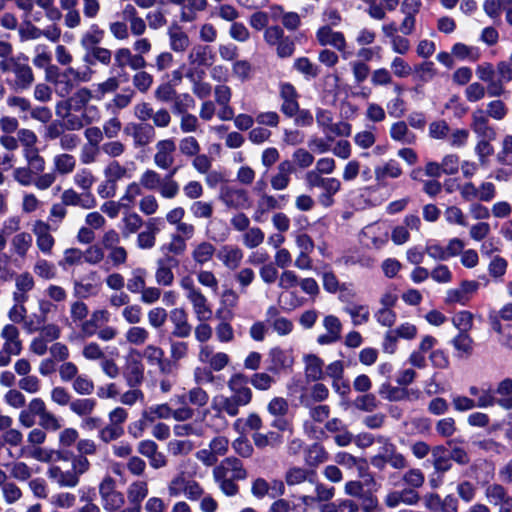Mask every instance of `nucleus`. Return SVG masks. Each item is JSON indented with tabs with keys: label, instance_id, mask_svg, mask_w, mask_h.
Segmentation results:
<instances>
[{
	"label": "nucleus",
	"instance_id": "f257e3e1",
	"mask_svg": "<svg viewBox=\"0 0 512 512\" xmlns=\"http://www.w3.org/2000/svg\"><path fill=\"white\" fill-rule=\"evenodd\" d=\"M249 383L258 391H267L276 383V380L265 372L254 373L250 378L240 372L232 374L227 381L229 394L216 395L211 402V408L215 412L211 418V426L215 430L226 429L228 427L226 416L237 417L241 408L252 402L253 391Z\"/></svg>",
	"mask_w": 512,
	"mask_h": 512
},
{
	"label": "nucleus",
	"instance_id": "f03ea898",
	"mask_svg": "<svg viewBox=\"0 0 512 512\" xmlns=\"http://www.w3.org/2000/svg\"><path fill=\"white\" fill-rule=\"evenodd\" d=\"M212 476L220 491L228 497H233L239 492L236 482L246 479L248 473L242 461L231 456L224 458L213 468Z\"/></svg>",
	"mask_w": 512,
	"mask_h": 512
},
{
	"label": "nucleus",
	"instance_id": "7ed1b4c3",
	"mask_svg": "<svg viewBox=\"0 0 512 512\" xmlns=\"http://www.w3.org/2000/svg\"><path fill=\"white\" fill-rule=\"evenodd\" d=\"M30 331H37L38 336L35 337L30 344V351L38 356H42L47 352L48 343L56 340L60 336V328L54 323L46 322H25Z\"/></svg>",
	"mask_w": 512,
	"mask_h": 512
},
{
	"label": "nucleus",
	"instance_id": "20e7f679",
	"mask_svg": "<svg viewBox=\"0 0 512 512\" xmlns=\"http://www.w3.org/2000/svg\"><path fill=\"white\" fill-rule=\"evenodd\" d=\"M98 492L103 508L108 512L121 509L125 503L124 494L117 490L116 480L106 475L98 485Z\"/></svg>",
	"mask_w": 512,
	"mask_h": 512
},
{
	"label": "nucleus",
	"instance_id": "39448f33",
	"mask_svg": "<svg viewBox=\"0 0 512 512\" xmlns=\"http://www.w3.org/2000/svg\"><path fill=\"white\" fill-rule=\"evenodd\" d=\"M455 327L458 330V334L455 335L451 341L456 350L455 356L458 359L466 360L470 358L474 352V341L469 335V330L472 325L471 322H455Z\"/></svg>",
	"mask_w": 512,
	"mask_h": 512
},
{
	"label": "nucleus",
	"instance_id": "423d86ee",
	"mask_svg": "<svg viewBox=\"0 0 512 512\" xmlns=\"http://www.w3.org/2000/svg\"><path fill=\"white\" fill-rule=\"evenodd\" d=\"M416 333V327L409 322L401 324L396 329H390L389 331H387L383 342L384 351L389 354L394 353L396 342L399 338L412 339L416 335Z\"/></svg>",
	"mask_w": 512,
	"mask_h": 512
},
{
	"label": "nucleus",
	"instance_id": "0eeeda50",
	"mask_svg": "<svg viewBox=\"0 0 512 512\" xmlns=\"http://www.w3.org/2000/svg\"><path fill=\"white\" fill-rule=\"evenodd\" d=\"M378 442L382 443L380 448L388 465L395 470H403L409 466L407 458L398 451L395 444L385 437H379Z\"/></svg>",
	"mask_w": 512,
	"mask_h": 512
},
{
	"label": "nucleus",
	"instance_id": "6e6552de",
	"mask_svg": "<svg viewBox=\"0 0 512 512\" xmlns=\"http://www.w3.org/2000/svg\"><path fill=\"white\" fill-rule=\"evenodd\" d=\"M220 199L229 208H249L251 205L248 192L244 189L224 186L221 188Z\"/></svg>",
	"mask_w": 512,
	"mask_h": 512
},
{
	"label": "nucleus",
	"instance_id": "1a4fd4ad",
	"mask_svg": "<svg viewBox=\"0 0 512 512\" xmlns=\"http://www.w3.org/2000/svg\"><path fill=\"white\" fill-rule=\"evenodd\" d=\"M420 501V496L412 488H404L402 490H393L387 493L384 498V504L388 508H395L400 504L416 505Z\"/></svg>",
	"mask_w": 512,
	"mask_h": 512
},
{
	"label": "nucleus",
	"instance_id": "9d476101",
	"mask_svg": "<svg viewBox=\"0 0 512 512\" xmlns=\"http://www.w3.org/2000/svg\"><path fill=\"white\" fill-rule=\"evenodd\" d=\"M123 377L130 388L139 387L143 383L144 366L138 358H128L123 370Z\"/></svg>",
	"mask_w": 512,
	"mask_h": 512
},
{
	"label": "nucleus",
	"instance_id": "9b49d317",
	"mask_svg": "<svg viewBox=\"0 0 512 512\" xmlns=\"http://www.w3.org/2000/svg\"><path fill=\"white\" fill-rule=\"evenodd\" d=\"M238 300L239 296L234 290H225L221 297L220 307L216 311V320H232L234 317L233 309L236 307Z\"/></svg>",
	"mask_w": 512,
	"mask_h": 512
},
{
	"label": "nucleus",
	"instance_id": "f8f14e48",
	"mask_svg": "<svg viewBox=\"0 0 512 512\" xmlns=\"http://www.w3.org/2000/svg\"><path fill=\"white\" fill-rule=\"evenodd\" d=\"M472 130L480 137L494 140L496 137L495 130L488 125V119L482 109H477L472 114Z\"/></svg>",
	"mask_w": 512,
	"mask_h": 512
},
{
	"label": "nucleus",
	"instance_id": "ddd939ff",
	"mask_svg": "<svg viewBox=\"0 0 512 512\" xmlns=\"http://www.w3.org/2000/svg\"><path fill=\"white\" fill-rule=\"evenodd\" d=\"M49 479L57 483L60 487L73 488L78 485L79 479L76 472L70 470H62L59 466H52L47 471Z\"/></svg>",
	"mask_w": 512,
	"mask_h": 512
},
{
	"label": "nucleus",
	"instance_id": "4468645a",
	"mask_svg": "<svg viewBox=\"0 0 512 512\" xmlns=\"http://www.w3.org/2000/svg\"><path fill=\"white\" fill-rule=\"evenodd\" d=\"M305 364V377L307 381H319L324 378L323 366L324 362L315 354H307L303 357Z\"/></svg>",
	"mask_w": 512,
	"mask_h": 512
},
{
	"label": "nucleus",
	"instance_id": "2eb2a0df",
	"mask_svg": "<svg viewBox=\"0 0 512 512\" xmlns=\"http://www.w3.org/2000/svg\"><path fill=\"white\" fill-rule=\"evenodd\" d=\"M116 65L120 68H124L127 64L133 70H139L144 68L147 63L141 54L132 55L128 48H120L115 54Z\"/></svg>",
	"mask_w": 512,
	"mask_h": 512
},
{
	"label": "nucleus",
	"instance_id": "dca6fc26",
	"mask_svg": "<svg viewBox=\"0 0 512 512\" xmlns=\"http://www.w3.org/2000/svg\"><path fill=\"white\" fill-rule=\"evenodd\" d=\"M217 258L223 262V264L231 269L235 270L239 267L243 258L242 250L237 246L224 245L217 252Z\"/></svg>",
	"mask_w": 512,
	"mask_h": 512
},
{
	"label": "nucleus",
	"instance_id": "f3484780",
	"mask_svg": "<svg viewBox=\"0 0 512 512\" xmlns=\"http://www.w3.org/2000/svg\"><path fill=\"white\" fill-rule=\"evenodd\" d=\"M316 473L313 470H309L303 467L293 466L286 470L284 479L288 486L300 485L306 481L314 483L313 478Z\"/></svg>",
	"mask_w": 512,
	"mask_h": 512
},
{
	"label": "nucleus",
	"instance_id": "a211bd4d",
	"mask_svg": "<svg viewBox=\"0 0 512 512\" xmlns=\"http://www.w3.org/2000/svg\"><path fill=\"white\" fill-rule=\"evenodd\" d=\"M379 394L390 401L418 399L420 396L419 391L391 387L389 384H383Z\"/></svg>",
	"mask_w": 512,
	"mask_h": 512
},
{
	"label": "nucleus",
	"instance_id": "6ab92c4d",
	"mask_svg": "<svg viewBox=\"0 0 512 512\" xmlns=\"http://www.w3.org/2000/svg\"><path fill=\"white\" fill-rule=\"evenodd\" d=\"M9 61L13 65V72L17 78V85L19 88L28 89L34 81V74L28 64H20L15 58L10 57Z\"/></svg>",
	"mask_w": 512,
	"mask_h": 512
},
{
	"label": "nucleus",
	"instance_id": "aec40b11",
	"mask_svg": "<svg viewBox=\"0 0 512 512\" xmlns=\"http://www.w3.org/2000/svg\"><path fill=\"white\" fill-rule=\"evenodd\" d=\"M149 486L145 480H136L127 488V499L129 505L141 506L142 501L148 496Z\"/></svg>",
	"mask_w": 512,
	"mask_h": 512
},
{
	"label": "nucleus",
	"instance_id": "412c9836",
	"mask_svg": "<svg viewBox=\"0 0 512 512\" xmlns=\"http://www.w3.org/2000/svg\"><path fill=\"white\" fill-rule=\"evenodd\" d=\"M188 60L191 64L211 66L215 60V55L208 45H197L190 52Z\"/></svg>",
	"mask_w": 512,
	"mask_h": 512
},
{
	"label": "nucleus",
	"instance_id": "4be33fe9",
	"mask_svg": "<svg viewBox=\"0 0 512 512\" xmlns=\"http://www.w3.org/2000/svg\"><path fill=\"white\" fill-rule=\"evenodd\" d=\"M132 136L135 146H146L154 139L155 129L151 124L139 123L138 125L133 126Z\"/></svg>",
	"mask_w": 512,
	"mask_h": 512
},
{
	"label": "nucleus",
	"instance_id": "5701e85b",
	"mask_svg": "<svg viewBox=\"0 0 512 512\" xmlns=\"http://www.w3.org/2000/svg\"><path fill=\"white\" fill-rule=\"evenodd\" d=\"M329 397V389L322 383H316L309 388L307 395L300 396V403L310 407L313 402H323Z\"/></svg>",
	"mask_w": 512,
	"mask_h": 512
},
{
	"label": "nucleus",
	"instance_id": "b1692460",
	"mask_svg": "<svg viewBox=\"0 0 512 512\" xmlns=\"http://www.w3.org/2000/svg\"><path fill=\"white\" fill-rule=\"evenodd\" d=\"M18 336V329L14 325L8 324L2 330V337L5 339L4 346L13 355L20 354L22 350V344Z\"/></svg>",
	"mask_w": 512,
	"mask_h": 512
},
{
	"label": "nucleus",
	"instance_id": "393cba45",
	"mask_svg": "<svg viewBox=\"0 0 512 512\" xmlns=\"http://www.w3.org/2000/svg\"><path fill=\"white\" fill-rule=\"evenodd\" d=\"M495 394L499 395L498 398V405L506 410L512 409V379L511 378H505L501 380L496 390L494 391Z\"/></svg>",
	"mask_w": 512,
	"mask_h": 512
},
{
	"label": "nucleus",
	"instance_id": "a878e982",
	"mask_svg": "<svg viewBox=\"0 0 512 512\" xmlns=\"http://www.w3.org/2000/svg\"><path fill=\"white\" fill-rule=\"evenodd\" d=\"M97 406L94 398H74L70 403L69 409L80 418L91 415Z\"/></svg>",
	"mask_w": 512,
	"mask_h": 512
},
{
	"label": "nucleus",
	"instance_id": "bb28decb",
	"mask_svg": "<svg viewBox=\"0 0 512 512\" xmlns=\"http://www.w3.org/2000/svg\"><path fill=\"white\" fill-rule=\"evenodd\" d=\"M181 287L188 291V298L192 301L194 306L198 308V313L201 308L205 307L206 298L199 289L195 288L194 281L190 276H185L181 279Z\"/></svg>",
	"mask_w": 512,
	"mask_h": 512
},
{
	"label": "nucleus",
	"instance_id": "cd10ccee",
	"mask_svg": "<svg viewBox=\"0 0 512 512\" xmlns=\"http://www.w3.org/2000/svg\"><path fill=\"white\" fill-rule=\"evenodd\" d=\"M253 442L257 448L263 449L265 447H278L283 443V437L276 431H269L267 433H255L252 436Z\"/></svg>",
	"mask_w": 512,
	"mask_h": 512
},
{
	"label": "nucleus",
	"instance_id": "c85d7f7f",
	"mask_svg": "<svg viewBox=\"0 0 512 512\" xmlns=\"http://www.w3.org/2000/svg\"><path fill=\"white\" fill-rule=\"evenodd\" d=\"M397 299V295L391 292H386L382 295L380 300L382 308L375 314L377 320H394L396 318V314L391 308L396 304Z\"/></svg>",
	"mask_w": 512,
	"mask_h": 512
},
{
	"label": "nucleus",
	"instance_id": "c756f323",
	"mask_svg": "<svg viewBox=\"0 0 512 512\" xmlns=\"http://www.w3.org/2000/svg\"><path fill=\"white\" fill-rule=\"evenodd\" d=\"M508 491L501 483H491L485 487L484 495L487 502L493 506H500Z\"/></svg>",
	"mask_w": 512,
	"mask_h": 512
},
{
	"label": "nucleus",
	"instance_id": "7c9ffc66",
	"mask_svg": "<svg viewBox=\"0 0 512 512\" xmlns=\"http://www.w3.org/2000/svg\"><path fill=\"white\" fill-rule=\"evenodd\" d=\"M377 182H382L386 177L398 178L402 174L399 163L391 159L384 166H377L374 170Z\"/></svg>",
	"mask_w": 512,
	"mask_h": 512
},
{
	"label": "nucleus",
	"instance_id": "2f4dec72",
	"mask_svg": "<svg viewBox=\"0 0 512 512\" xmlns=\"http://www.w3.org/2000/svg\"><path fill=\"white\" fill-rule=\"evenodd\" d=\"M491 329L498 335L499 343L512 349V322H492Z\"/></svg>",
	"mask_w": 512,
	"mask_h": 512
},
{
	"label": "nucleus",
	"instance_id": "473e14b6",
	"mask_svg": "<svg viewBox=\"0 0 512 512\" xmlns=\"http://www.w3.org/2000/svg\"><path fill=\"white\" fill-rule=\"evenodd\" d=\"M294 68L307 79L316 78L320 74L319 66L313 64L308 57H299L294 61Z\"/></svg>",
	"mask_w": 512,
	"mask_h": 512
},
{
	"label": "nucleus",
	"instance_id": "72a5a7b5",
	"mask_svg": "<svg viewBox=\"0 0 512 512\" xmlns=\"http://www.w3.org/2000/svg\"><path fill=\"white\" fill-rule=\"evenodd\" d=\"M103 36L104 31L97 24H92L90 30L81 38V45L86 50H90L102 41Z\"/></svg>",
	"mask_w": 512,
	"mask_h": 512
},
{
	"label": "nucleus",
	"instance_id": "f704fd0d",
	"mask_svg": "<svg viewBox=\"0 0 512 512\" xmlns=\"http://www.w3.org/2000/svg\"><path fill=\"white\" fill-rule=\"evenodd\" d=\"M215 251L216 249L211 243L204 241L195 247L192 257L195 262L202 265L213 257Z\"/></svg>",
	"mask_w": 512,
	"mask_h": 512
},
{
	"label": "nucleus",
	"instance_id": "c9c22d12",
	"mask_svg": "<svg viewBox=\"0 0 512 512\" xmlns=\"http://www.w3.org/2000/svg\"><path fill=\"white\" fill-rule=\"evenodd\" d=\"M327 330L325 334H321L317 338V342L326 345L337 341L340 338L341 324L340 322H324Z\"/></svg>",
	"mask_w": 512,
	"mask_h": 512
},
{
	"label": "nucleus",
	"instance_id": "e433bc0d",
	"mask_svg": "<svg viewBox=\"0 0 512 512\" xmlns=\"http://www.w3.org/2000/svg\"><path fill=\"white\" fill-rule=\"evenodd\" d=\"M72 388L79 395H91L94 392L95 385L92 379L85 374H79L72 381Z\"/></svg>",
	"mask_w": 512,
	"mask_h": 512
},
{
	"label": "nucleus",
	"instance_id": "4c0bfd02",
	"mask_svg": "<svg viewBox=\"0 0 512 512\" xmlns=\"http://www.w3.org/2000/svg\"><path fill=\"white\" fill-rule=\"evenodd\" d=\"M93 97V94L90 89L86 87H82L78 89L71 97L68 99L71 100V105L73 110L78 112L84 109L87 106L90 99Z\"/></svg>",
	"mask_w": 512,
	"mask_h": 512
},
{
	"label": "nucleus",
	"instance_id": "58836bf2",
	"mask_svg": "<svg viewBox=\"0 0 512 512\" xmlns=\"http://www.w3.org/2000/svg\"><path fill=\"white\" fill-rule=\"evenodd\" d=\"M187 478L188 476L184 472L176 474L167 485L168 495L175 498L184 494Z\"/></svg>",
	"mask_w": 512,
	"mask_h": 512
},
{
	"label": "nucleus",
	"instance_id": "ea45409f",
	"mask_svg": "<svg viewBox=\"0 0 512 512\" xmlns=\"http://www.w3.org/2000/svg\"><path fill=\"white\" fill-rule=\"evenodd\" d=\"M76 496L70 492H60L51 496L50 504L55 508L70 509L75 506Z\"/></svg>",
	"mask_w": 512,
	"mask_h": 512
},
{
	"label": "nucleus",
	"instance_id": "a19ab883",
	"mask_svg": "<svg viewBox=\"0 0 512 512\" xmlns=\"http://www.w3.org/2000/svg\"><path fill=\"white\" fill-rule=\"evenodd\" d=\"M268 413L273 416H286L289 412V402L283 397H274L267 404Z\"/></svg>",
	"mask_w": 512,
	"mask_h": 512
},
{
	"label": "nucleus",
	"instance_id": "79ce46f5",
	"mask_svg": "<svg viewBox=\"0 0 512 512\" xmlns=\"http://www.w3.org/2000/svg\"><path fill=\"white\" fill-rule=\"evenodd\" d=\"M24 156L30 166L29 168L32 169L33 173H41L44 171L45 160L41 155H39L38 148L25 149Z\"/></svg>",
	"mask_w": 512,
	"mask_h": 512
},
{
	"label": "nucleus",
	"instance_id": "37998d69",
	"mask_svg": "<svg viewBox=\"0 0 512 512\" xmlns=\"http://www.w3.org/2000/svg\"><path fill=\"white\" fill-rule=\"evenodd\" d=\"M175 27L180 30L181 28L177 25ZM170 36V47L175 52H183L189 45V37L183 31L172 32L169 31Z\"/></svg>",
	"mask_w": 512,
	"mask_h": 512
},
{
	"label": "nucleus",
	"instance_id": "c03bdc74",
	"mask_svg": "<svg viewBox=\"0 0 512 512\" xmlns=\"http://www.w3.org/2000/svg\"><path fill=\"white\" fill-rule=\"evenodd\" d=\"M186 398L189 404L196 407H204L209 402V394L199 386L190 389L186 394Z\"/></svg>",
	"mask_w": 512,
	"mask_h": 512
},
{
	"label": "nucleus",
	"instance_id": "a18cd8bd",
	"mask_svg": "<svg viewBox=\"0 0 512 512\" xmlns=\"http://www.w3.org/2000/svg\"><path fill=\"white\" fill-rule=\"evenodd\" d=\"M126 172V168L120 165V163L116 160L109 163V165L104 170L107 182L113 185H115L118 180L123 178L126 175Z\"/></svg>",
	"mask_w": 512,
	"mask_h": 512
},
{
	"label": "nucleus",
	"instance_id": "49530a36",
	"mask_svg": "<svg viewBox=\"0 0 512 512\" xmlns=\"http://www.w3.org/2000/svg\"><path fill=\"white\" fill-rule=\"evenodd\" d=\"M167 449L173 456L188 455L193 450V443L189 440H171Z\"/></svg>",
	"mask_w": 512,
	"mask_h": 512
},
{
	"label": "nucleus",
	"instance_id": "de8ad7c7",
	"mask_svg": "<svg viewBox=\"0 0 512 512\" xmlns=\"http://www.w3.org/2000/svg\"><path fill=\"white\" fill-rule=\"evenodd\" d=\"M178 169L179 167L172 168L171 171L166 176V179H168V181L163 183L160 189L162 197L171 199L177 195L179 191L178 183L174 180H170V178H172L176 174Z\"/></svg>",
	"mask_w": 512,
	"mask_h": 512
},
{
	"label": "nucleus",
	"instance_id": "09e8293b",
	"mask_svg": "<svg viewBox=\"0 0 512 512\" xmlns=\"http://www.w3.org/2000/svg\"><path fill=\"white\" fill-rule=\"evenodd\" d=\"M456 492L460 499L466 503H470L476 496L477 488L472 482L464 480L457 484Z\"/></svg>",
	"mask_w": 512,
	"mask_h": 512
},
{
	"label": "nucleus",
	"instance_id": "8fccbe9b",
	"mask_svg": "<svg viewBox=\"0 0 512 512\" xmlns=\"http://www.w3.org/2000/svg\"><path fill=\"white\" fill-rule=\"evenodd\" d=\"M124 435L123 427H116L112 424H107L105 427H101L99 430V438L104 443H110L114 440L119 439Z\"/></svg>",
	"mask_w": 512,
	"mask_h": 512
},
{
	"label": "nucleus",
	"instance_id": "3c124183",
	"mask_svg": "<svg viewBox=\"0 0 512 512\" xmlns=\"http://www.w3.org/2000/svg\"><path fill=\"white\" fill-rule=\"evenodd\" d=\"M402 480L409 488H420L425 482V476L420 469L412 468L404 473Z\"/></svg>",
	"mask_w": 512,
	"mask_h": 512
},
{
	"label": "nucleus",
	"instance_id": "603ef678",
	"mask_svg": "<svg viewBox=\"0 0 512 512\" xmlns=\"http://www.w3.org/2000/svg\"><path fill=\"white\" fill-rule=\"evenodd\" d=\"M51 401L59 406H70L73 400L71 393L62 386H56L50 393Z\"/></svg>",
	"mask_w": 512,
	"mask_h": 512
},
{
	"label": "nucleus",
	"instance_id": "864d4df0",
	"mask_svg": "<svg viewBox=\"0 0 512 512\" xmlns=\"http://www.w3.org/2000/svg\"><path fill=\"white\" fill-rule=\"evenodd\" d=\"M56 170L60 174H68L75 168V158L70 154L57 155L54 159Z\"/></svg>",
	"mask_w": 512,
	"mask_h": 512
},
{
	"label": "nucleus",
	"instance_id": "5fc2aeb1",
	"mask_svg": "<svg viewBox=\"0 0 512 512\" xmlns=\"http://www.w3.org/2000/svg\"><path fill=\"white\" fill-rule=\"evenodd\" d=\"M32 474V469L24 462H14L10 466V475L16 480L26 481Z\"/></svg>",
	"mask_w": 512,
	"mask_h": 512
},
{
	"label": "nucleus",
	"instance_id": "6e6d98bb",
	"mask_svg": "<svg viewBox=\"0 0 512 512\" xmlns=\"http://www.w3.org/2000/svg\"><path fill=\"white\" fill-rule=\"evenodd\" d=\"M183 495L188 500L197 501L204 495V489L199 482L188 477Z\"/></svg>",
	"mask_w": 512,
	"mask_h": 512
},
{
	"label": "nucleus",
	"instance_id": "4d7b16f0",
	"mask_svg": "<svg viewBox=\"0 0 512 512\" xmlns=\"http://www.w3.org/2000/svg\"><path fill=\"white\" fill-rule=\"evenodd\" d=\"M12 243L16 253L24 256L32 244V237L29 233L22 232L14 236Z\"/></svg>",
	"mask_w": 512,
	"mask_h": 512
},
{
	"label": "nucleus",
	"instance_id": "13d9d810",
	"mask_svg": "<svg viewBox=\"0 0 512 512\" xmlns=\"http://www.w3.org/2000/svg\"><path fill=\"white\" fill-rule=\"evenodd\" d=\"M62 382H72L78 375L79 369L73 362L64 361L58 368Z\"/></svg>",
	"mask_w": 512,
	"mask_h": 512
},
{
	"label": "nucleus",
	"instance_id": "bf43d9fd",
	"mask_svg": "<svg viewBox=\"0 0 512 512\" xmlns=\"http://www.w3.org/2000/svg\"><path fill=\"white\" fill-rule=\"evenodd\" d=\"M508 262L501 256H495L489 263L488 271L493 278H501L505 275Z\"/></svg>",
	"mask_w": 512,
	"mask_h": 512
},
{
	"label": "nucleus",
	"instance_id": "052dcab7",
	"mask_svg": "<svg viewBox=\"0 0 512 512\" xmlns=\"http://www.w3.org/2000/svg\"><path fill=\"white\" fill-rule=\"evenodd\" d=\"M176 95L177 92L173 84L167 82L160 84L154 92L155 98L161 102H170Z\"/></svg>",
	"mask_w": 512,
	"mask_h": 512
},
{
	"label": "nucleus",
	"instance_id": "680f3d73",
	"mask_svg": "<svg viewBox=\"0 0 512 512\" xmlns=\"http://www.w3.org/2000/svg\"><path fill=\"white\" fill-rule=\"evenodd\" d=\"M194 99L188 93H184L180 96H175L174 104H173V112L175 114H184L187 113L189 107L194 105Z\"/></svg>",
	"mask_w": 512,
	"mask_h": 512
},
{
	"label": "nucleus",
	"instance_id": "e2e57ef3",
	"mask_svg": "<svg viewBox=\"0 0 512 512\" xmlns=\"http://www.w3.org/2000/svg\"><path fill=\"white\" fill-rule=\"evenodd\" d=\"M208 448H210L217 457H222L226 455L229 450V440L225 436H216L209 442Z\"/></svg>",
	"mask_w": 512,
	"mask_h": 512
},
{
	"label": "nucleus",
	"instance_id": "0e129e2a",
	"mask_svg": "<svg viewBox=\"0 0 512 512\" xmlns=\"http://www.w3.org/2000/svg\"><path fill=\"white\" fill-rule=\"evenodd\" d=\"M2 495L8 504H13L22 497V491L15 483L7 482L2 487Z\"/></svg>",
	"mask_w": 512,
	"mask_h": 512
},
{
	"label": "nucleus",
	"instance_id": "69168bd1",
	"mask_svg": "<svg viewBox=\"0 0 512 512\" xmlns=\"http://www.w3.org/2000/svg\"><path fill=\"white\" fill-rule=\"evenodd\" d=\"M140 184L148 190H154L161 184L160 175L154 170L147 169L140 178Z\"/></svg>",
	"mask_w": 512,
	"mask_h": 512
},
{
	"label": "nucleus",
	"instance_id": "338daca9",
	"mask_svg": "<svg viewBox=\"0 0 512 512\" xmlns=\"http://www.w3.org/2000/svg\"><path fill=\"white\" fill-rule=\"evenodd\" d=\"M153 83V76L146 71L137 72L133 76V84L134 86L142 93H145L149 90Z\"/></svg>",
	"mask_w": 512,
	"mask_h": 512
},
{
	"label": "nucleus",
	"instance_id": "774afa93",
	"mask_svg": "<svg viewBox=\"0 0 512 512\" xmlns=\"http://www.w3.org/2000/svg\"><path fill=\"white\" fill-rule=\"evenodd\" d=\"M39 426L42 429L57 431L61 428L60 420L54 415L51 411L47 410L40 418H39Z\"/></svg>",
	"mask_w": 512,
	"mask_h": 512
}]
</instances>
